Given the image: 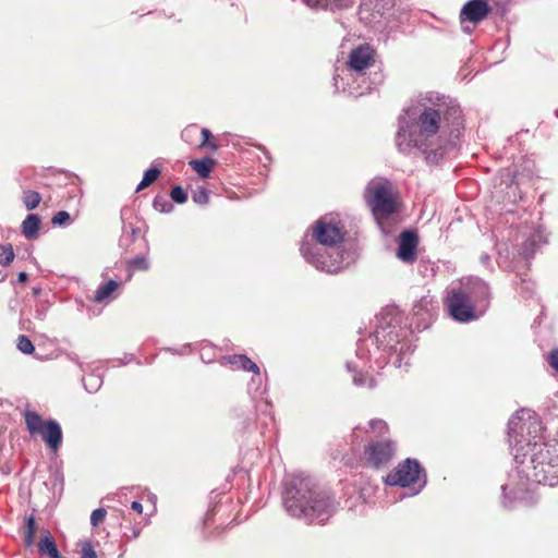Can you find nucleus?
<instances>
[{
	"instance_id": "f257e3e1",
	"label": "nucleus",
	"mask_w": 558,
	"mask_h": 558,
	"mask_svg": "<svg viewBox=\"0 0 558 558\" xmlns=\"http://www.w3.org/2000/svg\"><path fill=\"white\" fill-rule=\"evenodd\" d=\"M460 118L458 105L439 94L427 93L417 104L404 109V114L399 118L397 147L407 154L416 149L428 163L436 165L447 150V145L442 144V133L449 123L459 129Z\"/></svg>"
},
{
	"instance_id": "f03ea898",
	"label": "nucleus",
	"mask_w": 558,
	"mask_h": 558,
	"mask_svg": "<svg viewBox=\"0 0 558 558\" xmlns=\"http://www.w3.org/2000/svg\"><path fill=\"white\" fill-rule=\"evenodd\" d=\"M283 505L290 515L310 523H324L336 510L335 499L301 473L287 480Z\"/></svg>"
},
{
	"instance_id": "7ed1b4c3",
	"label": "nucleus",
	"mask_w": 558,
	"mask_h": 558,
	"mask_svg": "<svg viewBox=\"0 0 558 558\" xmlns=\"http://www.w3.org/2000/svg\"><path fill=\"white\" fill-rule=\"evenodd\" d=\"M393 308L384 312L381 314V325L373 335H369L366 339L357 342L356 359L362 364L353 361L347 363L349 372L354 374L353 384L355 386H367L368 388L375 387L374 378L368 377L367 374L363 373V369L371 357V352L368 350L369 345H376L378 350L383 347L384 352L398 353V366H401L403 356L410 351L411 345L409 343L401 342V336L404 331L401 328H397V319L393 316Z\"/></svg>"
},
{
	"instance_id": "20e7f679",
	"label": "nucleus",
	"mask_w": 558,
	"mask_h": 558,
	"mask_svg": "<svg viewBox=\"0 0 558 558\" xmlns=\"http://www.w3.org/2000/svg\"><path fill=\"white\" fill-rule=\"evenodd\" d=\"M343 236V227L335 217H322L313 227V239L328 248L304 241L301 244V254L316 269L336 274L344 268V254L337 247Z\"/></svg>"
},
{
	"instance_id": "39448f33",
	"label": "nucleus",
	"mask_w": 558,
	"mask_h": 558,
	"mask_svg": "<svg viewBox=\"0 0 558 558\" xmlns=\"http://www.w3.org/2000/svg\"><path fill=\"white\" fill-rule=\"evenodd\" d=\"M489 299L487 283L480 278H469L448 289L445 304L454 320L468 323L486 312Z\"/></svg>"
},
{
	"instance_id": "423d86ee",
	"label": "nucleus",
	"mask_w": 558,
	"mask_h": 558,
	"mask_svg": "<svg viewBox=\"0 0 558 558\" xmlns=\"http://www.w3.org/2000/svg\"><path fill=\"white\" fill-rule=\"evenodd\" d=\"M364 196L377 220L390 216L398 209L392 184L386 179L372 180L366 186Z\"/></svg>"
},
{
	"instance_id": "0eeeda50",
	"label": "nucleus",
	"mask_w": 558,
	"mask_h": 558,
	"mask_svg": "<svg viewBox=\"0 0 558 558\" xmlns=\"http://www.w3.org/2000/svg\"><path fill=\"white\" fill-rule=\"evenodd\" d=\"M385 482L390 486L411 487L416 495L426 485V476L416 460L407 459L386 476Z\"/></svg>"
},
{
	"instance_id": "6e6552de",
	"label": "nucleus",
	"mask_w": 558,
	"mask_h": 558,
	"mask_svg": "<svg viewBox=\"0 0 558 558\" xmlns=\"http://www.w3.org/2000/svg\"><path fill=\"white\" fill-rule=\"evenodd\" d=\"M395 452L396 444L389 439H385L369 442L365 448L364 456L369 465L379 469L390 462Z\"/></svg>"
},
{
	"instance_id": "1a4fd4ad",
	"label": "nucleus",
	"mask_w": 558,
	"mask_h": 558,
	"mask_svg": "<svg viewBox=\"0 0 558 558\" xmlns=\"http://www.w3.org/2000/svg\"><path fill=\"white\" fill-rule=\"evenodd\" d=\"M437 301L429 294L423 295L413 306L417 328H427L437 312Z\"/></svg>"
},
{
	"instance_id": "9d476101",
	"label": "nucleus",
	"mask_w": 558,
	"mask_h": 558,
	"mask_svg": "<svg viewBox=\"0 0 558 558\" xmlns=\"http://www.w3.org/2000/svg\"><path fill=\"white\" fill-rule=\"evenodd\" d=\"M374 62V50L365 45L353 49L349 56V70L355 73H361L369 68Z\"/></svg>"
},
{
	"instance_id": "9b49d317",
	"label": "nucleus",
	"mask_w": 558,
	"mask_h": 558,
	"mask_svg": "<svg viewBox=\"0 0 558 558\" xmlns=\"http://www.w3.org/2000/svg\"><path fill=\"white\" fill-rule=\"evenodd\" d=\"M418 238L413 231H403L399 238L397 257L403 263H413L416 258Z\"/></svg>"
},
{
	"instance_id": "f8f14e48",
	"label": "nucleus",
	"mask_w": 558,
	"mask_h": 558,
	"mask_svg": "<svg viewBox=\"0 0 558 558\" xmlns=\"http://www.w3.org/2000/svg\"><path fill=\"white\" fill-rule=\"evenodd\" d=\"M490 8L487 0H469L461 9V22L478 23L489 13Z\"/></svg>"
},
{
	"instance_id": "ddd939ff",
	"label": "nucleus",
	"mask_w": 558,
	"mask_h": 558,
	"mask_svg": "<svg viewBox=\"0 0 558 558\" xmlns=\"http://www.w3.org/2000/svg\"><path fill=\"white\" fill-rule=\"evenodd\" d=\"M39 434L52 451L56 452L60 448L62 442V430L58 422L53 420L47 421Z\"/></svg>"
},
{
	"instance_id": "4468645a",
	"label": "nucleus",
	"mask_w": 558,
	"mask_h": 558,
	"mask_svg": "<svg viewBox=\"0 0 558 558\" xmlns=\"http://www.w3.org/2000/svg\"><path fill=\"white\" fill-rule=\"evenodd\" d=\"M307 7L320 10L338 11L353 5L354 0H302Z\"/></svg>"
},
{
	"instance_id": "2eb2a0df",
	"label": "nucleus",
	"mask_w": 558,
	"mask_h": 558,
	"mask_svg": "<svg viewBox=\"0 0 558 558\" xmlns=\"http://www.w3.org/2000/svg\"><path fill=\"white\" fill-rule=\"evenodd\" d=\"M37 547L38 553L41 556H48L49 558H64L60 555L57 544L48 530L44 531Z\"/></svg>"
},
{
	"instance_id": "dca6fc26",
	"label": "nucleus",
	"mask_w": 558,
	"mask_h": 558,
	"mask_svg": "<svg viewBox=\"0 0 558 558\" xmlns=\"http://www.w3.org/2000/svg\"><path fill=\"white\" fill-rule=\"evenodd\" d=\"M40 218L35 215H28L22 222V233L26 239H35L38 235Z\"/></svg>"
},
{
	"instance_id": "f3484780",
	"label": "nucleus",
	"mask_w": 558,
	"mask_h": 558,
	"mask_svg": "<svg viewBox=\"0 0 558 558\" xmlns=\"http://www.w3.org/2000/svg\"><path fill=\"white\" fill-rule=\"evenodd\" d=\"M231 365L234 366V368L238 369H244L248 372H253L256 375H259V368L251 361L246 355H231L228 357H225Z\"/></svg>"
},
{
	"instance_id": "a211bd4d",
	"label": "nucleus",
	"mask_w": 558,
	"mask_h": 558,
	"mask_svg": "<svg viewBox=\"0 0 558 558\" xmlns=\"http://www.w3.org/2000/svg\"><path fill=\"white\" fill-rule=\"evenodd\" d=\"M120 287V283L116 280H109L105 284L98 287L95 293L94 300L96 302H105L111 299V294Z\"/></svg>"
},
{
	"instance_id": "6ab92c4d",
	"label": "nucleus",
	"mask_w": 558,
	"mask_h": 558,
	"mask_svg": "<svg viewBox=\"0 0 558 558\" xmlns=\"http://www.w3.org/2000/svg\"><path fill=\"white\" fill-rule=\"evenodd\" d=\"M190 166L196 171L202 178H207L213 169L214 160L210 158L193 159L190 161Z\"/></svg>"
},
{
	"instance_id": "aec40b11",
	"label": "nucleus",
	"mask_w": 558,
	"mask_h": 558,
	"mask_svg": "<svg viewBox=\"0 0 558 558\" xmlns=\"http://www.w3.org/2000/svg\"><path fill=\"white\" fill-rule=\"evenodd\" d=\"M25 423L31 434H39L46 424L39 414L31 411L25 413Z\"/></svg>"
},
{
	"instance_id": "412c9836",
	"label": "nucleus",
	"mask_w": 558,
	"mask_h": 558,
	"mask_svg": "<svg viewBox=\"0 0 558 558\" xmlns=\"http://www.w3.org/2000/svg\"><path fill=\"white\" fill-rule=\"evenodd\" d=\"M36 533V522L33 514L25 518L24 523V543L25 546L29 547L34 544Z\"/></svg>"
},
{
	"instance_id": "4be33fe9",
	"label": "nucleus",
	"mask_w": 558,
	"mask_h": 558,
	"mask_svg": "<svg viewBox=\"0 0 558 558\" xmlns=\"http://www.w3.org/2000/svg\"><path fill=\"white\" fill-rule=\"evenodd\" d=\"M160 174V170L157 167H150L147 171H145L142 181L138 183L136 191L140 192L145 187L149 186L153 182H155Z\"/></svg>"
},
{
	"instance_id": "5701e85b",
	"label": "nucleus",
	"mask_w": 558,
	"mask_h": 558,
	"mask_svg": "<svg viewBox=\"0 0 558 558\" xmlns=\"http://www.w3.org/2000/svg\"><path fill=\"white\" fill-rule=\"evenodd\" d=\"M83 385L88 392L93 393L101 387L102 379L99 375L89 374L83 377Z\"/></svg>"
},
{
	"instance_id": "b1692460",
	"label": "nucleus",
	"mask_w": 558,
	"mask_h": 558,
	"mask_svg": "<svg viewBox=\"0 0 558 558\" xmlns=\"http://www.w3.org/2000/svg\"><path fill=\"white\" fill-rule=\"evenodd\" d=\"M41 201V196L35 191H25L23 195V202L28 210L35 209Z\"/></svg>"
},
{
	"instance_id": "393cba45",
	"label": "nucleus",
	"mask_w": 558,
	"mask_h": 558,
	"mask_svg": "<svg viewBox=\"0 0 558 558\" xmlns=\"http://www.w3.org/2000/svg\"><path fill=\"white\" fill-rule=\"evenodd\" d=\"M15 254L11 244L0 245V265L9 266L14 260Z\"/></svg>"
},
{
	"instance_id": "a878e982",
	"label": "nucleus",
	"mask_w": 558,
	"mask_h": 558,
	"mask_svg": "<svg viewBox=\"0 0 558 558\" xmlns=\"http://www.w3.org/2000/svg\"><path fill=\"white\" fill-rule=\"evenodd\" d=\"M130 268L138 270H147L149 268V262L145 256H136L128 262Z\"/></svg>"
},
{
	"instance_id": "bb28decb",
	"label": "nucleus",
	"mask_w": 558,
	"mask_h": 558,
	"mask_svg": "<svg viewBox=\"0 0 558 558\" xmlns=\"http://www.w3.org/2000/svg\"><path fill=\"white\" fill-rule=\"evenodd\" d=\"M17 349L25 354H31L34 351V345L26 336L21 335L17 338Z\"/></svg>"
},
{
	"instance_id": "cd10ccee",
	"label": "nucleus",
	"mask_w": 558,
	"mask_h": 558,
	"mask_svg": "<svg viewBox=\"0 0 558 558\" xmlns=\"http://www.w3.org/2000/svg\"><path fill=\"white\" fill-rule=\"evenodd\" d=\"M171 199L178 204H183L187 199L186 192L181 186H174L170 193Z\"/></svg>"
},
{
	"instance_id": "c85d7f7f",
	"label": "nucleus",
	"mask_w": 558,
	"mask_h": 558,
	"mask_svg": "<svg viewBox=\"0 0 558 558\" xmlns=\"http://www.w3.org/2000/svg\"><path fill=\"white\" fill-rule=\"evenodd\" d=\"M369 427L373 432L378 433L379 435H384L388 432L387 423L379 418L371 420Z\"/></svg>"
},
{
	"instance_id": "c756f323",
	"label": "nucleus",
	"mask_w": 558,
	"mask_h": 558,
	"mask_svg": "<svg viewBox=\"0 0 558 558\" xmlns=\"http://www.w3.org/2000/svg\"><path fill=\"white\" fill-rule=\"evenodd\" d=\"M81 558H98L97 553L89 541L82 543Z\"/></svg>"
},
{
	"instance_id": "7c9ffc66",
	"label": "nucleus",
	"mask_w": 558,
	"mask_h": 558,
	"mask_svg": "<svg viewBox=\"0 0 558 558\" xmlns=\"http://www.w3.org/2000/svg\"><path fill=\"white\" fill-rule=\"evenodd\" d=\"M154 207L161 213H169L172 209V204L161 196H156L154 199Z\"/></svg>"
},
{
	"instance_id": "2f4dec72",
	"label": "nucleus",
	"mask_w": 558,
	"mask_h": 558,
	"mask_svg": "<svg viewBox=\"0 0 558 558\" xmlns=\"http://www.w3.org/2000/svg\"><path fill=\"white\" fill-rule=\"evenodd\" d=\"M107 511L105 508H98L92 512L90 515V524L93 526H97L99 523H101L106 518Z\"/></svg>"
},
{
	"instance_id": "473e14b6",
	"label": "nucleus",
	"mask_w": 558,
	"mask_h": 558,
	"mask_svg": "<svg viewBox=\"0 0 558 558\" xmlns=\"http://www.w3.org/2000/svg\"><path fill=\"white\" fill-rule=\"evenodd\" d=\"M70 221V214L65 210L58 211L51 219L56 226H65Z\"/></svg>"
},
{
	"instance_id": "72a5a7b5",
	"label": "nucleus",
	"mask_w": 558,
	"mask_h": 558,
	"mask_svg": "<svg viewBox=\"0 0 558 558\" xmlns=\"http://www.w3.org/2000/svg\"><path fill=\"white\" fill-rule=\"evenodd\" d=\"M193 201L199 205H205L209 201V195L207 193V190L204 187L198 189L193 194Z\"/></svg>"
},
{
	"instance_id": "f704fd0d",
	"label": "nucleus",
	"mask_w": 558,
	"mask_h": 558,
	"mask_svg": "<svg viewBox=\"0 0 558 558\" xmlns=\"http://www.w3.org/2000/svg\"><path fill=\"white\" fill-rule=\"evenodd\" d=\"M549 365L556 371L558 372V349H554L549 355H548V359H547Z\"/></svg>"
},
{
	"instance_id": "c9c22d12",
	"label": "nucleus",
	"mask_w": 558,
	"mask_h": 558,
	"mask_svg": "<svg viewBox=\"0 0 558 558\" xmlns=\"http://www.w3.org/2000/svg\"><path fill=\"white\" fill-rule=\"evenodd\" d=\"M201 133H202V136H203V141H202V143H201V146H210V147H213V148H216V146L210 145V144L208 143V140H209V137L211 136L210 131H209V130H207V129H202Z\"/></svg>"
},
{
	"instance_id": "e433bc0d",
	"label": "nucleus",
	"mask_w": 558,
	"mask_h": 558,
	"mask_svg": "<svg viewBox=\"0 0 558 558\" xmlns=\"http://www.w3.org/2000/svg\"><path fill=\"white\" fill-rule=\"evenodd\" d=\"M536 238H537L538 240H541L542 235H541V234H534V235L532 236V239H530V240L526 242L525 247H524V254L526 255V257H530V256L533 254V252H531V253H529V252H527V245H532V246H534V245L536 244Z\"/></svg>"
},
{
	"instance_id": "4c0bfd02",
	"label": "nucleus",
	"mask_w": 558,
	"mask_h": 558,
	"mask_svg": "<svg viewBox=\"0 0 558 558\" xmlns=\"http://www.w3.org/2000/svg\"><path fill=\"white\" fill-rule=\"evenodd\" d=\"M131 508L136 511L137 513H142L143 512V506L140 501H133L131 504Z\"/></svg>"
},
{
	"instance_id": "58836bf2",
	"label": "nucleus",
	"mask_w": 558,
	"mask_h": 558,
	"mask_svg": "<svg viewBox=\"0 0 558 558\" xmlns=\"http://www.w3.org/2000/svg\"><path fill=\"white\" fill-rule=\"evenodd\" d=\"M27 278H28L27 274L25 271H21L17 276V281L20 283H25L27 281Z\"/></svg>"
},
{
	"instance_id": "ea45409f",
	"label": "nucleus",
	"mask_w": 558,
	"mask_h": 558,
	"mask_svg": "<svg viewBox=\"0 0 558 558\" xmlns=\"http://www.w3.org/2000/svg\"><path fill=\"white\" fill-rule=\"evenodd\" d=\"M8 277V274L4 270H0V282H3Z\"/></svg>"
},
{
	"instance_id": "a19ab883",
	"label": "nucleus",
	"mask_w": 558,
	"mask_h": 558,
	"mask_svg": "<svg viewBox=\"0 0 558 558\" xmlns=\"http://www.w3.org/2000/svg\"><path fill=\"white\" fill-rule=\"evenodd\" d=\"M194 129H195V128H191V129H186V130H184V132H183V136H184V135H186V134H189V133H190L192 130H194Z\"/></svg>"
},
{
	"instance_id": "79ce46f5",
	"label": "nucleus",
	"mask_w": 558,
	"mask_h": 558,
	"mask_svg": "<svg viewBox=\"0 0 558 558\" xmlns=\"http://www.w3.org/2000/svg\"><path fill=\"white\" fill-rule=\"evenodd\" d=\"M482 259H483L484 263H486L489 259V256L488 255H483Z\"/></svg>"
},
{
	"instance_id": "37998d69",
	"label": "nucleus",
	"mask_w": 558,
	"mask_h": 558,
	"mask_svg": "<svg viewBox=\"0 0 558 558\" xmlns=\"http://www.w3.org/2000/svg\"><path fill=\"white\" fill-rule=\"evenodd\" d=\"M132 278V271L129 272L126 280H130Z\"/></svg>"
}]
</instances>
